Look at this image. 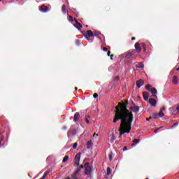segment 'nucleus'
Listing matches in <instances>:
<instances>
[{"label":"nucleus","mask_w":179,"mask_h":179,"mask_svg":"<svg viewBox=\"0 0 179 179\" xmlns=\"http://www.w3.org/2000/svg\"><path fill=\"white\" fill-rule=\"evenodd\" d=\"M94 36H96V37H99V36H101V33L99 32V31H94Z\"/></svg>","instance_id":"nucleus-23"},{"label":"nucleus","mask_w":179,"mask_h":179,"mask_svg":"<svg viewBox=\"0 0 179 179\" xmlns=\"http://www.w3.org/2000/svg\"><path fill=\"white\" fill-rule=\"evenodd\" d=\"M159 129H160V128L156 129L154 131V132H155V134L157 133V131H159Z\"/></svg>","instance_id":"nucleus-40"},{"label":"nucleus","mask_w":179,"mask_h":179,"mask_svg":"<svg viewBox=\"0 0 179 179\" xmlns=\"http://www.w3.org/2000/svg\"><path fill=\"white\" fill-rule=\"evenodd\" d=\"M62 12L64 13V15H65L67 12L66 6L65 4H64L62 7Z\"/></svg>","instance_id":"nucleus-18"},{"label":"nucleus","mask_w":179,"mask_h":179,"mask_svg":"<svg viewBox=\"0 0 179 179\" xmlns=\"http://www.w3.org/2000/svg\"><path fill=\"white\" fill-rule=\"evenodd\" d=\"M153 118V117L150 116L149 118H147V121H150Z\"/></svg>","instance_id":"nucleus-36"},{"label":"nucleus","mask_w":179,"mask_h":179,"mask_svg":"<svg viewBox=\"0 0 179 179\" xmlns=\"http://www.w3.org/2000/svg\"><path fill=\"white\" fill-rule=\"evenodd\" d=\"M85 169V173L86 176H89L92 173V167H90V163L86 162L83 166Z\"/></svg>","instance_id":"nucleus-3"},{"label":"nucleus","mask_w":179,"mask_h":179,"mask_svg":"<svg viewBox=\"0 0 179 179\" xmlns=\"http://www.w3.org/2000/svg\"><path fill=\"white\" fill-rule=\"evenodd\" d=\"M83 165L80 166L78 168H77V169L75 171V174H78L80 173V171H82V169H83Z\"/></svg>","instance_id":"nucleus-17"},{"label":"nucleus","mask_w":179,"mask_h":179,"mask_svg":"<svg viewBox=\"0 0 179 179\" xmlns=\"http://www.w3.org/2000/svg\"><path fill=\"white\" fill-rule=\"evenodd\" d=\"M148 102L150 103V104L151 106H152V107H156V104L157 103V101H156V99H153V98H150L148 101Z\"/></svg>","instance_id":"nucleus-9"},{"label":"nucleus","mask_w":179,"mask_h":179,"mask_svg":"<svg viewBox=\"0 0 179 179\" xmlns=\"http://www.w3.org/2000/svg\"><path fill=\"white\" fill-rule=\"evenodd\" d=\"M138 142H139V139H137V138L133 141V143H138Z\"/></svg>","instance_id":"nucleus-33"},{"label":"nucleus","mask_w":179,"mask_h":179,"mask_svg":"<svg viewBox=\"0 0 179 179\" xmlns=\"http://www.w3.org/2000/svg\"><path fill=\"white\" fill-rule=\"evenodd\" d=\"M176 71H179V67L176 69Z\"/></svg>","instance_id":"nucleus-49"},{"label":"nucleus","mask_w":179,"mask_h":179,"mask_svg":"<svg viewBox=\"0 0 179 179\" xmlns=\"http://www.w3.org/2000/svg\"><path fill=\"white\" fill-rule=\"evenodd\" d=\"M143 97L145 101H148V100H149V92H143Z\"/></svg>","instance_id":"nucleus-12"},{"label":"nucleus","mask_w":179,"mask_h":179,"mask_svg":"<svg viewBox=\"0 0 179 179\" xmlns=\"http://www.w3.org/2000/svg\"><path fill=\"white\" fill-rule=\"evenodd\" d=\"M69 17L70 19V22H73V17H72V16L69 15Z\"/></svg>","instance_id":"nucleus-34"},{"label":"nucleus","mask_w":179,"mask_h":179,"mask_svg":"<svg viewBox=\"0 0 179 179\" xmlns=\"http://www.w3.org/2000/svg\"><path fill=\"white\" fill-rule=\"evenodd\" d=\"M78 148V143H75L73 145V149H76Z\"/></svg>","instance_id":"nucleus-32"},{"label":"nucleus","mask_w":179,"mask_h":179,"mask_svg":"<svg viewBox=\"0 0 179 179\" xmlns=\"http://www.w3.org/2000/svg\"><path fill=\"white\" fill-rule=\"evenodd\" d=\"M89 118H90V117L87 116L85 119V122L87 124H90V121H89Z\"/></svg>","instance_id":"nucleus-29"},{"label":"nucleus","mask_w":179,"mask_h":179,"mask_svg":"<svg viewBox=\"0 0 179 179\" xmlns=\"http://www.w3.org/2000/svg\"><path fill=\"white\" fill-rule=\"evenodd\" d=\"M48 6H45L44 4H43L41 6V10H42V12H43V13H47V12H48Z\"/></svg>","instance_id":"nucleus-11"},{"label":"nucleus","mask_w":179,"mask_h":179,"mask_svg":"<svg viewBox=\"0 0 179 179\" xmlns=\"http://www.w3.org/2000/svg\"><path fill=\"white\" fill-rule=\"evenodd\" d=\"M78 174H75V172L71 175V178H74V179H78V178L76 177Z\"/></svg>","instance_id":"nucleus-27"},{"label":"nucleus","mask_w":179,"mask_h":179,"mask_svg":"<svg viewBox=\"0 0 179 179\" xmlns=\"http://www.w3.org/2000/svg\"><path fill=\"white\" fill-rule=\"evenodd\" d=\"M75 20H76V24H74V26L76 27V29H78V30H80V29H82V24H80V23H79L78 20H76V19H75Z\"/></svg>","instance_id":"nucleus-15"},{"label":"nucleus","mask_w":179,"mask_h":179,"mask_svg":"<svg viewBox=\"0 0 179 179\" xmlns=\"http://www.w3.org/2000/svg\"><path fill=\"white\" fill-rule=\"evenodd\" d=\"M29 177H30V178H31V176H30V175H29Z\"/></svg>","instance_id":"nucleus-51"},{"label":"nucleus","mask_w":179,"mask_h":179,"mask_svg":"<svg viewBox=\"0 0 179 179\" xmlns=\"http://www.w3.org/2000/svg\"><path fill=\"white\" fill-rule=\"evenodd\" d=\"M122 136V135L120 134L119 138H121Z\"/></svg>","instance_id":"nucleus-48"},{"label":"nucleus","mask_w":179,"mask_h":179,"mask_svg":"<svg viewBox=\"0 0 179 179\" xmlns=\"http://www.w3.org/2000/svg\"><path fill=\"white\" fill-rule=\"evenodd\" d=\"M135 50L134 51L137 53L139 54L141 51H142V46H141V43H139V42H136L135 43Z\"/></svg>","instance_id":"nucleus-5"},{"label":"nucleus","mask_w":179,"mask_h":179,"mask_svg":"<svg viewBox=\"0 0 179 179\" xmlns=\"http://www.w3.org/2000/svg\"><path fill=\"white\" fill-rule=\"evenodd\" d=\"M74 162H80V152H78L74 158Z\"/></svg>","instance_id":"nucleus-16"},{"label":"nucleus","mask_w":179,"mask_h":179,"mask_svg":"<svg viewBox=\"0 0 179 179\" xmlns=\"http://www.w3.org/2000/svg\"><path fill=\"white\" fill-rule=\"evenodd\" d=\"M114 57V55H110V59H113V57Z\"/></svg>","instance_id":"nucleus-44"},{"label":"nucleus","mask_w":179,"mask_h":179,"mask_svg":"<svg viewBox=\"0 0 179 179\" xmlns=\"http://www.w3.org/2000/svg\"><path fill=\"white\" fill-rule=\"evenodd\" d=\"M93 97H94V99H97V98L99 97V94L94 93V94H93Z\"/></svg>","instance_id":"nucleus-31"},{"label":"nucleus","mask_w":179,"mask_h":179,"mask_svg":"<svg viewBox=\"0 0 179 179\" xmlns=\"http://www.w3.org/2000/svg\"><path fill=\"white\" fill-rule=\"evenodd\" d=\"M75 90L77 91L78 90V87H75Z\"/></svg>","instance_id":"nucleus-47"},{"label":"nucleus","mask_w":179,"mask_h":179,"mask_svg":"<svg viewBox=\"0 0 179 179\" xmlns=\"http://www.w3.org/2000/svg\"><path fill=\"white\" fill-rule=\"evenodd\" d=\"M107 174L108 176H110V174H111V169H110V167L107 168Z\"/></svg>","instance_id":"nucleus-25"},{"label":"nucleus","mask_w":179,"mask_h":179,"mask_svg":"<svg viewBox=\"0 0 179 179\" xmlns=\"http://www.w3.org/2000/svg\"><path fill=\"white\" fill-rule=\"evenodd\" d=\"M115 139H117V138L115 137V136H114V134H111L109 136V141L110 143H114V142L115 141Z\"/></svg>","instance_id":"nucleus-13"},{"label":"nucleus","mask_w":179,"mask_h":179,"mask_svg":"<svg viewBox=\"0 0 179 179\" xmlns=\"http://www.w3.org/2000/svg\"><path fill=\"white\" fill-rule=\"evenodd\" d=\"M131 40H132V41H134V40H136V38L135 37H132Z\"/></svg>","instance_id":"nucleus-45"},{"label":"nucleus","mask_w":179,"mask_h":179,"mask_svg":"<svg viewBox=\"0 0 179 179\" xmlns=\"http://www.w3.org/2000/svg\"><path fill=\"white\" fill-rule=\"evenodd\" d=\"M129 110H131L132 113H139V106H130Z\"/></svg>","instance_id":"nucleus-7"},{"label":"nucleus","mask_w":179,"mask_h":179,"mask_svg":"<svg viewBox=\"0 0 179 179\" xmlns=\"http://www.w3.org/2000/svg\"><path fill=\"white\" fill-rule=\"evenodd\" d=\"M141 48H143L144 51H146V45L144 43H141Z\"/></svg>","instance_id":"nucleus-24"},{"label":"nucleus","mask_w":179,"mask_h":179,"mask_svg":"<svg viewBox=\"0 0 179 179\" xmlns=\"http://www.w3.org/2000/svg\"><path fill=\"white\" fill-rule=\"evenodd\" d=\"M157 115H159L157 113H152L151 117L152 118H157Z\"/></svg>","instance_id":"nucleus-28"},{"label":"nucleus","mask_w":179,"mask_h":179,"mask_svg":"<svg viewBox=\"0 0 179 179\" xmlns=\"http://www.w3.org/2000/svg\"><path fill=\"white\" fill-rule=\"evenodd\" d=\"M176 110L179 113V106L176 108Z\"/></svg>","instance_id":"nucleus-42"},{"label":"nucleus","mask_w":179,"mask_h":179,"mask_svg":"<svg viewBox=\"0 0 179 179\" xmlns=\"http://www.w3.org/2000/svg\"><path fill=\"white\" fill-rule=\"evenodd\" d=\"M137 55H138L136 54V52H135V50H133L132 51L126 53L125 58L131 59V58H135Z\"/></svg>","instance_id":"nucleus-2"},{"label":"nucleus","mask_w":179,"mask_h":179,"mask_svg":"<svg viewBox=\"0 0 179 179\" xmlns=\"http://www.w3.org/2000/svg\"><path fill=\"white\" fill-rule=\"evenodd\" d=\"M79 162H76V161H74V166L75 167H78V166H79Z\"/></svg>","instance_id":"nucleus-30"},{"label":"nucleus","mask_w":179,"mask_h":179,"mask_svg":"<svg viewBox=\"0 0 179 179\" xmlns=\"http://www.w3.org/2000/svg\"><path fill=\"white\" fill-rule=\"evenodd\" d=\"M110 54H111V52L110 51H108V53H107L108 57H110Z\"/></svg>","instance_id":"nucleus-37"},{"label":"nucleus","mask_w":179,"mask_h":179,"mask_svg":"<svg viewBox=\"0 0 179 179\" xmlns=\"http://www.w3.org/2000/svg\"><path fill=\"white\" fill-rule=\"evenodd\" d=\"M1 1H2V0H0V2H1Z\"/></svg>","instance_id":"nucleus-54"},{"label":"nucleus","mask_w":179,"mask_h":179,"mask_svg":"<svg viewBox=\"0 0 179 179\" xmlns=\"http://www.w3.org/2000/svg\"><path fill=\"white\" fill-rule=\"evenodd\" d=\"M108 48H103V51H105V52H106V51H108Z\"/></svg>","instance_id":"nucleus-39"},{"label":"nucleus","mask_w":179,"mask_h":179,"mask_svg":"<svg viewBox=\"0 0 179 179\" xmlns=\"http://www.w3.org/2000/svg\"><path fill=\"white\" fill-rule=\"evenodd\" d=\"M92 146V141H89L87 142V149H90V147Z\"/></svg>","instance_id":"nucleus-21"},{"label":"nucleus","mask_w":179,"mask_h":179,"mask_svg":"<svg viewBox=\"0 0 179 179\" xmlns=\"http://www.w3.org/2000/svg\"><path fill=\"white\" fill-rule=\"evenodd\" d=\"M128 106V101L119 102L115 107V117L113 123L116 124L117 121L121 120L120 129H119L120 135L124 134H129L132 129V122H134V114L127 108Z\"/></svg>","instance_id":"nucleus-1"},{"label":"nucleus","mask_w":179,"mask_h":179,"mask_svg":"<svg viewBox=\"0 0 179 179\" xmlns=\"http://www.w3.org/2000/svg\"><path fill=\"white\" fill-rule=\"evenodd\" d=\"M143 83H145V81H143L142 79H140L136 82V85L138 88L142 87V86H143Z\"/></svg>","instance_id":"nucleus-8"},{"label":"nucleus","mask_w":179,"mask_h":179,"mask_svg":"<svg viewBox=\"0 0 179 179\" xmlns=\"http://www.w3.org/2000/svg\"><path fill=\"white\" fill-rule=\"evenodd\" d=\"M125 150H128V147L125 146L123 148V151L125 152Z\"/></svg>","instance_id":"nucleus-35"},{"label":"nucleus","mask_w":179,"mask_h":179,"mask_svg":"<svg viewBox=\"0 0 179 179\" xmlns=\"http://www.w3.org/2000/svg\"><path fill=\"white\" fill-rule=\"evenodd\" d=\"M150 87H152V85H150V84H148L147 85H145V89L146 90H148V92H150Z\"/></svg>","instance_id":"nucleus-22"},{"label":"nucleus","mask_w":179,"mask_h":179,"mask_svg":"<svg viewBox=\"0 0 179 179\" xmlns=\"http://www.w3.org/2000/svg\"><path fill=\"white\" fill-rule=\"evenodd\" d=\"M110 160H111V155H110Z\"/></svg>","instance_id":"nucleus-50"},{"label":"nucleus","mask_w":179,"mask_h":179,"mask_svg":"<svg viewBox=\"0 0 179 179\" xmlns=\"http://www.w3.org/2000/svg\"><path fill=\"white\" fill-rule=\"evenodd\" d=\"M118 79H120V77H118V76H116V77L115 78V80H118Z\"/></svg>","instance_id":"nucleus-41"},{"label":"nucleus","mask_w":179,"mask_h":179,"mask_svg":"<svg viewBox=\"0 0 179 179\" xmlns=\"http://www.w3.org/2000/svg\"><path fill=\"white\" fill-rule=\"evenodd\" d=\"M85 38H87V40H88V41H90V37H93L94 34H93V31L92 30H88L87 31V32H84L83 33Z\"/></svg>","instance_id":"nucleus-4"},{"label":"nucleus","mask_w":179,"mask_h":179,"mask_svg":"<svg viewBox=\"0 0 179 179\" xmlns=\"http://www.w3.org/2000/svg\"><path fill=\"white\" fill-rule=\"evenodd\" d=\"M68 160H69V157L68 155L65 156L62 160L63 163H66V162H68Z\"/></svg>","instance_id":"nucleus-20"},{"label":"nucleus","mask_w":179,"mask_h":179,"mask_svg":"<svg viewBox=\"0 0 179 179\" xmlns=\"http://www.w3.org/2000/svg\"><path fill=\"white\" fill-rule=\"evenodd\" d=\"M80 118V113H76L74 114V117H73V121L74 122H78L79 121V119Z\"/></svg>","instance_id":"nucleus-10"},{"label":"nucleus","mask_w":179,"mask_h":179,"mask_svg":"<svg viewBox=\"0 0 179 179\" xmlns=\"http://www.w3.org/2000/svg\"><path fill=\"white\" fill-rule=\"evenodd\" d=\"M172 83H173L174 85H178V77L174 76L172 78Z\"/></svg>","instance_id":"nucleus-14"},{"label":"nucleus","mask_w":179,"mask_h":179,"mask_svg":"<svg viewBox=\"0 0 179 179\" xmlns=\"http://www.w3.org/2000/svg\"><path fill=\"white\" fill-rule=\"evenodd\" d=\"M145 66L143 65V64H142V62H139L136 65V68H143Z\"/></svg>","instance_id":"nucleus-19"},{"label":"nucleus","mask_w":179,"mask_h":179,"mask_svg":"<svg viewBox=\"0 0 179 179\" xmlns=\"http://www.w3.org/2000/svg\"><path fill=\"white\" fill-rule=\"evenodd\" d=\"M93 136H99V134H96V133H94Z\"/></svg>","instance_id":"nucleus-43"},{"label":"nucleus","mask_w":179,"mask_h":179,"mask_svg":"<svg viewBox=\"0 0 179 179\" xmlns=\"http://www.w3.org/2000/svg\"><path fill=\"white\" fill-rule=\"evenodd\" d=\"M176 125H178V123L173 124V127H176Z\"/></svg>","instance_id":"nucleus-46"},{"label":"nucleus","mask_w":179,"mask_h":179,"mask_svg":"<svg viewBox=\"0 0 179 179\" xmlns=\"http://www.w3.org/2000/svg\"><path fill=\"white\" fill-rule=\"evenodd\" d=\"M164 110H166V107H164V106H163V107L160 109V110H162V111H164Z\"/></svg>","instance_id":"nucleus-38"},{"label":"nucleus","mask_w":179,"mask_h":179,"mask_svg":"<svg viewBox=\"0 0 179 179\" xmlns=\"http://www.w3.org/2000/svg\"><path fill=\"white\" fill-rule=\"evenodd\" d=\"M150 92H151L152 97H155V99H157V90L156 88L152 87L151 90H150Z\"/></svg>","instance_id":"nucleus-6"},{"label":"nucleus","mask_w":179,"mask_h":179,"mask_svg":"<svg viewBox=\"0 0 179 179\" xmlns=\"http://www.w3.org/2000/svg\"><path fill=\"white\" fill-rule=\"evenodd\" d=\"M66 179H71L70 178H66Z\"/></svg>","instance_id":"nucleus-52"},{"label":"nucleus","mask_w":179,"mask_h":179,"mask_svg":"<svg viewBox=\"0 0 179 179\" xmlns=\"http://www.w3.org/2000/svg\"><path fill=\"white\" fill-rule=\"evenodd\" d=\"M158 115H159V117H164V113H163V111L159 110V113Z\"/></svg>","instance_id":"nucleus-26"},{"label":"nucleus","mask_w":179,"mask_h":179,"mask_svg":"<svg viewBox=\"0 0 179 179\" xmlns=\"http://www.w3.org/2000/svg\"><path fill=\"white\" fill-rule=\"evenodd\" d=\"M133 106H135V103H133Z\"/></svg>","instance_id":"nucleus-53"}]
</instances>
